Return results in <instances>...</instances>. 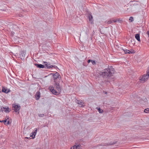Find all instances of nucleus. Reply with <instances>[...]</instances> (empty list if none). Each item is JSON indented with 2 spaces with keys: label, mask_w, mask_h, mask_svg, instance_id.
<instances>
[{
  "label": "nucleus",
  "mask_w": 149,
  "mask_h": 149,
  "mask_svg": "<svg viewBox=\"0 0 149 149\" xmlns=\"http://www.w3.org/2000/svg\"><path fill=\"white\" fill-rule=\"evenodd\" d=\"M115 72L114 69L111 66H110L108 68L105 69L103 72H100L99 74L104 77L111 76Z\"/></svg>",
  "instance_id": "nucleus-1"
},
{
  "label": "nucleus",
  "mask_w": 149,
  "mask_h": 149,
  "mask_svg": "<svg viewBox=\"0 0 149 149\" xmlns=\"http://www.w3.org/2000/svg\"><path fill=\"white\" fill-rule=\"evenodd\" d=\"M55 89L52 86H50L49 87V89L52 93L55 95H58L61 92V87L60 86L59 84L56 83L55 84Z\"/></svg>",
  "instance_id": "nucleus-2"
},
{
  "label": "nucleus",
  "mask_w": 149,
  "mask_h": 149,
  "mask_svg": "<svg viewBox=\"0 0 149 149\" xmlns=\"http://www.w3.org/2000/svg\"><path fill=\"white\" fill-rule=\"evenodd\" d=\"M149 77V76L147 74H144L140 76L139 77V80L140 82L144 83L147 80Z\"/></svg>",
  "instance_id": "nucleus-3"
},
{
  "label": "nucleus",
  "mask_w": 149,
  "mask_h": 149,
  "mask_svg": "<svg viewBox=\"0 0 149 149\" xmlns=\"http://www.w3.org/2000/svg\"><path fill=\"white\" fill-rule=\"evenodd\" d=\"M13 107L14 108V111L17 113V114L19 113V110L20 108V107L15 104L13 105Z\"/></svg>",
  "instance_id": "nucleus-4"
},
{
  "label": "nucleus",
  "mask_w": 149,
  "mask_h": 149,
  "mask_svg": "<svg viewBox=\"0 0 149 149\" xmlns=\"http://www.w3.org/2000/svg\"><path fill=\"white\" fill-rule=\"evenodd\" d=\"M88 18L89 19V22L92 24H93V17L92 15L90 13H88Z\"/></svg>",
  "instance_id": "nucleus-5"
},
{
  "label": "nucleus",
  "mask_w": 149,
  "mask_h": 149,
  "mask_svg": "<svg viewBox=\"0 0 149 149\" xmlns=\"http://www.w3.org/2000/svg\"><path fill=\"white\" fill-rule=\"evenodd\" d=\"M37 129L35 128L34 130V131L32 132L30 134V136L34 139L35 138V136L37 134Z\"/></svg>",
  "instance_id": "nucleus-6"
},
{
  "label": "nucleus",
  "mask_w": 149,
  "mask_h": 149,
  "mask_svg": "<svg viewBox=\"0 0 149 149\" xmlns=\"http://www.w3.org/2000/svg\"><path fill=\"white\" fill-rule=\"evenodd\" d=\"M43 63L45 64V67L47 69H50L54 67V66L51 65L49 63H47L46 61H44Z\"/></svg>",
  "instance_id": "nucleus-7"
},
{
  "label": "nucleus",
  "mask_w": 149,
  "mask_h": 149,
  "mask_svg": "<svg viewBox=\"0 0 149 149\" xmlns=\"http://www.w3.org/2000/svg\"><path fill=\"white\" fill-rule=\"evenodd\" d=\"M81 146L80 144H76L71 147L70 149H81Z\"/></svg>",
  "instance_id": "nucleus-8"
},
{
  "label": "nucleus",
  "mask_w": 149,
  "mask_h": 149,
  "mask_svg": "<svg viewBox=\"0 0 149 149\" xmlns=\"http://www.w3.org/2000/svg\"><path fill=\"white\" fill-rule=\"evenodd\" d=\"M77 102L79 106L81 107H83L85 105V104L82 100H77Z\"/></svg>",
  "instance_id": "nucleus-9"
},
{
  "label": "nucleus",
  "mask_w": 149,
  "mask_h": 149,
  "mask_svg": "<svg viewBox=\"0 0 149 149\" xmlns=\"http://www.w3.org/2000/svg\"><path fill=\"white\" fill-rule=\"evenodd\" d=\"M2 91L3 92L7 93L9 92L10 91L9 89H8L6 87H2Z\"/></svg>",
  "instance_id": "nucleus-10"
},
{
  "label": "nucleus",
  "mask_w": 149,
  "mask_h": 149,
  "mask_svg": "<svg viewBox=\"0 0 149 149\" xmlns=\"http://www.w3.org/2000/svg\"><path fill=\"white\" fill-rule=\"evenodd\" d=\"M52 74L53 75L54 79H57L59 77V76H60L59 74L57 72H56V73H52Z\"/></svg>",
  "instance_id": "nucleus-11"
},
{
  "label": "nucleus",
  "mask_w": 149,
  "mask_h": 149,
  "mask_svg": "<svg viewBox=\"0 0 149 149\" xmlns=\"http://www.w3.org/2000/svg\"><path fill=\"white\" fill-rule=\"evenodd\" d=\"M40 92L38 91L36 92L35 95V97L36 100H38L40 98Z\"/></svg>",
  "instance_id": "nucleus-12"
},
{
  "label": "nucleus",
  "mask_w": 149,
  "mask_h": 149,
  "mask_svg": "<svg viewBox=\"0 0 149 149\" xmlns=\"http://www.w3.org/2000/svg\"><path fill=\"white\" fill-rule=\"evenodd\" d=\"M136 39L139 42H140L141 40L140 37V35L139 34H136L135 35Z\"/></svg>",
  "instance_id": "nucleus-13"
},
{
  "label": "nucleus",
  "mask_w": 149,
  "mask_h": 149,
  "mask_svg": "<svg viewBox=\"0 0 149 149\" xmlns=\"http://www.w3.org/2000/svg\"><path fill=\"white\" fill-rule=\"evenodd\" d=\"M37 67L40 68H45V65L42 64H37L36 65Z\"/></svg>",
  "instance_id": "nucleus-14"
},
{
  "label": "nucleus",
  "mask_w": 149,
  "mask_h": 149,
  "mask_svg": "<svg viewBox=\"0 0 149 149\" xmlns=\"http://www.w3.org/2000/svg\"><path fill=\"white\" fill-rule=\"evenodd\" d=\"M2 108H4L3 110L4 111H5L6 113H8L10 112V111H9V108L8 107L7 108H5V107H2Z\"/></svg>",
  "instance_id": "nucleus-15"
},
{
  "label": "nucleus",
  "mask_w": 149,
  "mask_h": 149,
  "mask_svg": "<svg viewBox=\"0 0 149 149\" xmlns=\"http://www.w3.org/2000/svg\"><path fill=\"white\" fill-rule=\"evenodd\" d=\"M2 122H3L4 124L7 125L9 124V121L7 119L5 120L2 121Z\"/></svg>",
  "instance_id": "nucleus-16"
},
{
  "label": "nucleus",
  "mask_w": 149,
  "mask_h": 149,
  "mask_svg": "<svg viewBox=\"0 0 149 149\" xmlns=\"http://www.w3.org/2000/svg\"><path fill=\"white\" fill-rule=\"evenodd\" d=\"M117 22V20H110L107 22L108 24H111L113 22Z\"/></svg>",
  "instance_id": "nucleus-17"
},
{
  "label": "nucleus",
  "mask_w": 149,
  "mask_h": 149,
  "mask_svg": "<svg viewBox=\"0 0 149 149\" xmlns=\"http://www.w3.org/2000/svg\"><path fill=\"white\" fill-rule=\"evenodd\" d=\"M125 54H130V50L127 49L123 50Z\"/></svg>",
  "instance_id": "nucleus-18"
},
{
  "label": "nucleus",
  "mask_w": 149,
  "mask_h": 149,
  "mask_svg": "<svg viewBox=\"0 0 149 149\" xmlns=\"http://www.w3.org/2000/svg\"><path fill=\"white\" fill-rule=\"evenodd\" d=\"M130 54H133L135 52V51L133 49H131L130 50Z\"/></svg>",
  "instance_id": "nucleus-19"
},
{
  "label": "nucleus",
  "mask_w": 149,
  "mask_h": 149,
  "mask_svg": "<svg viewBox=\"0 0 149 149\" xmlns=\"http://www.w3.org/2000/svg\"><path fill=\"white\" fill-rule=\"evenodd\" d=\"M144 112L146 113H148L149 112V109L148 108L144 110Z\"/></svg>",
  "instance_id": "nucleus-20"
},
{
  "label": "nucleus",
  "mask_w": 149,
  "mask_h": 149,
  "mask_svg": "<svg viewBox=\"0 0 149 149\" xmlns=\"http://www.w3.org/2000/svg\"><path fill=\"white\" fill-rule=\"evenodd\" d=\"M98 112L100 113H102L103 112V110L102 109H100V108L97 109Z\"/></svg>",
  "instance_id": "nucleus-21"
},
{
  "label": "nucleus",
  "mask_w": 149,
  "mask_h": 149,
  "mask_svg": "<svg viewBox=\"0 0 149 149\" xmlns=\"http://www.w3.org/2000/svg\"><path fill=\"white\" fill-rule=\"evenodd\" d=\"M129 20L131 21V22H132L134 20V18L133 17H130Z\"/></svg>",
  "instance_id": "nucleus-22"
},
{
  "label": "nucleus",
  "mask_w": 149,
  "mask_h": 149,
  "mask_svg": "<svg viewBox=\"0 0 149 149\" xmlns=\"http://www.w3.org/2000/svg\"><path fill=\"white\" fill-rule=\"evenodd\" d=\"M91 62L92 64H93V65L95 64H96V62L95 61H94V60H91Z\"/></svg>",
  "instance_id": "nucleus-23"
},
{
  "label": "nucleus",
  "mask_w": 149,
  "mask_h": 149,
  "mask_svg": "<svg viewBox=\"0 0 149 149\" xmlns=\"http://www.w3.org/2000/svg\"><path fill=\"white\" fill-rule=\"evenodd\" d=\"M146 74L149 76V67L148 68V70L147 71V73Z\"/></svg>",
  "instance_id": "nucleus-24"
},
{
  "label": "nucleus",
  "mask_w": 149,
  "mask_h": 149,
  "mask_svg": "<svg viewBox=\"0 0 149 149\" xmlns=\"http://www.w3.org/2000/svg\"><path fill=\"white\" fill-rule=\"evenodd\" d=\"M4 109V108H2V107H1V108H0V112L2 111V112H3V111H4V110H3L4 109Z\"/></svg>",
  "instance_id": "nucleus-25"
},
{
  "label": "nucleus",
  "mask_w": 149,
  "mask_h": 149,
  "mask_svg": "<svg viewBox=\"0 0 149 149\" xmlns=\"http://www.w3.org/2000/svg\"><path fill=\"white\" fill-rule=\"evenodd\" d=\"M146 33L148 35V37H149V31H148Z\"/></svg>",
  "instance_id": "nucleus-26"
},
{
  "label": "nucleus",
  "mask_w": 149,
  "mask_h": 149,
  "mask_svg": "<svg viewBox=\"0 0 149 149\" xmlns=\"http://www.w3.org/2000/svg\"><path fill=\"white\" fill-rule=\"evenodd\" d=\"M91 60H88V61H87V62L88 63H89L91 61Z\"/></svg>",
  "instance_id": "nucleus-27"
},
{
  "label": "nucleus",
  "mask_w": 149,
  "mask_h": 149,
  "mask_svg": "<svg viewBox=\"0 0 149 149\" xmlns=\"http://www.w3.org/2000/svg\"><path fill=\"white\" fill-rule=\"evenodd\" d=\"M44 115L43 114H40L39 115V116L40 117H42Z\"/></svg>",
  "instance_id": "nucleus-28"
},
{
  "label": "nucleus",
  "mask_w": 149,
  "mask_h": 149,
  "mask_svg": "<svg viewBox=\"0 0 149 149\" xmlns=\"http://www.w3.org/2000/svg\"><path fill=\"white\" fill-rule=\"evenodd\" d=\"M121 20H120V19H119L118 20V22H120V21H121Z\"/></svg>",
  "instance_id": "nucleus-29"
},
{
  "label": "nucleus",
  "mask_w": 149,
  "mask_h": 149,
  "mask_svg": "<svg viewBox=\"0 0 149 149\" xmlns=\"http://www.w3.org/2000/svg\"><path fill=\"white\" fill-rule=\"evenodd\" d=\"M0 122H2V121H0Z\"/></svg>",
  "instance_id": "nucleus-30"
}]
</instances>
